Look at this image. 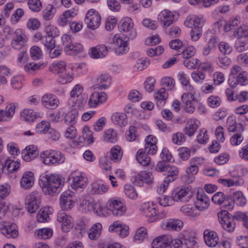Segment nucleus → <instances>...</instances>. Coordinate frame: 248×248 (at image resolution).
Returning <instances> with one entry per match:
<instances>
[{
  "label": "nucleus",
  "instance_id": "nucleus-56",
  "mask_svg": "<svg viewBox=\"0 0 248 248\" xmlns=\"http://www.w3.org/2000/svg\"><path fill=\"white\" fill-rule=\"evenodd\" d=\"M82 136L85 141L88 144H92L94 142V138L93 136V133L91 132L89 127L85 126L83 129Z\"/></svg>",
  "mask_w": 248,
  "mask_h": 248
},
{
  "label": "nucleus",
  "instance_id": "nucleus-22",
  "mask_svg": "<svg viewBox=\"0 0 248 248\" xmlns=\"http://www.w3.org/2000/svg\"><path fill=\"white\" fill-rule=\"evenodd\" d=\"M199 121L195 118L189 119L186 123L184 132L189 137L192 136L199 127Z\"/></svg>",
  "mask_w": 248,
  "mask_h": 248
},
{
  "label": "nucleus",
  "instance_id": "nucleus-47",
  "mask_svg": "<svg viewBox=\"0 0 248 248\" xmlns=\"http://www.w3.org/2000/svg\"><path fill=\"white\" fill-rule=\"evenodd\" d=\"M102 228V226L100 223H98L94 224L87 232L89 237L92 240H94L96 239L99 234Z\"/></svg>",
  "mask_w": 248,
  "mask_h": 248
},
{
  "label": "nucleus",
  "instance_id": "nucleus-15",
  "mask_svg": "<svg viewBox=\"0 0 248 248\" xmlns=\"http://www.w3.org/2000/svg\"><path fill=\"white\" fill-rule=\"evenodd\" d=\"M0 231L8 238H15L18 235V231L16 230L15 224H10L5 221L1 222L0 223Z\"/></svg>",
  "mask_w": 248,
  "mask_h": 248
},
{
  "label": "nucleus",
  "instance_id": "nucleus-6",
  "mask_svg": "<svg viewBox=\"0 0 248 248\" xmlns=\"http://www.w3.org/2000/svg\"><path fill=\"white\" fill-rule=\"evenodd\" d=\"M107 209L111 211L115 217L123 216L125 213L126 207L120 200L111 198L108 200L106 204Z\"/></svg>",
  "mask_w": 248,
  "mask_h": 248
},
{
  "label": "nucleus",
  "instance_id": "nucleus-38",
  "mask_svg": "<svg viewBox=\"0 0 248 248\" xmlns=\"http://www.w3.org/2000/svg\"><path fill=\"white\" fill-rule=\"evenodd\" d=\"M91 192L93 194H102L108 191V187L103 184L93 183L92 184Z\"/></svg>",
  "mask_w": 248,
  "mask_h": 248
},
{
  "label": "nucleus",
  "instance_id": "nucleus-12",
  "mask_svg": "<svg viewBox=\"0 0 248 248\" xmlns=\"http://www.w3.org/2000/svg\"><path fill=\"white\" fill-rule=\"evenodd\" d=\"M191 197V192L187 188L175 189L172 192L171 197L174 201L188 202Z\"/></svg>",
  "mask_w": 248,
  "mask_h": 248
},
{
  "label": "nucleus",
  "instance_id": "nucleus-13",
  "mask_svg": "<svg viewBox=\"0 0 248 248\" xmlns=\"http://www.w3.org/2000/svg\"><path fill=\"white\" fill-rule=\"evenodd\" d=\"M72 183L71 184V187L75 190L81 192L87 185V179L80 173L78 174L72 173L71 174Z\"/></svg>",
  "mask_w": 248,
  "mask_h": 248
},
{
  "label": "nucleus",
  "instance_id": "nucleus-40",
  "mask_svg": "<svg viewBox=\"0 0 248 248\" xmlns=\"http://www.w3.org/2000/svg\"><path fill=\"white\" fill-rule=\"evenodd\" d=\"M104 139L107 142L114 143L117 140V133L113 129H108L105 131Z\"/></svg>",
  "mask_w": 248,
  "mask_h": 248
},
{
  "label": "nucleus",
  "instance_id": "nucleus-25",
  "mask_svg": "<svg viewBox=\"0 0 248 248\" xmlns=\"http://www.w3.org/2000/svg\"><path fill=\"white\" fill-rule=\"evenodd\" d=\"M57 220L62 223V230L67 232L68 229L72 226L73 219L72 217L64 212L60 213L57 217Z\"/></svg>",
  "mask_w": 248,
  "mask_h": 248
},
{
  "label": "nucleus",
  "instance_id": "nucleus-30",
  "mask_svg": "<svg viewBox=\"0 0 248 248\" xmlns=\"http://www.w3.org/2000/svg\"><path fill=\"white\" fill-rule=\"evenodd\" d=\"M140 210L143 214L148 217L151 218L156 216V211L154 205L149 202H145L141 205Z\"/></svg>",
  "mask_w": 248,
  "mask_h": 248
},
{
  "label": "nucleus",
  "instance_id": "nucleus-35",
  "mask_svg": "<svg viewBox=\"0 0 248 248\" xmlns=\"http://www.w3.org/2000/svg\"><path fill=\"white\" fill-rule=\"evenodd\" d=\"M109 231L110 232H119V235L122 237H124L128 234V229L122 227V225L118 221L114 222L108 228Z\"/></svg>",
  "mask_w": 248,
  "mask_h": 248
},
{
  "label": "nucleus",
  "instance_id": "nucleus-9",
  "mask_svg": "<svg viewBox=\"0 0 248 248\" xmlns=\"http://www.w3.org/2000/svg\"><path fill=\"white\" fill-rule=\"evenodd\" d=\"M229 215L230 214L227 211H222L218 216V219L224 230L228 232H232L234 230L235 223L233 218Z\"/></svg>",
  "mask_w": 248,
  "mask_h": 248
},
{
  "label": "nucleus",
  "instance_id": "nucleus-21",
  "mask_svg": "<svg viewBox=\"0 0 248 248\" xmlns=\"http://www.w3.org/2000/svg\"><path fill=\"white\" fill-rule=\"evenodd\" d=\"M91 57L93 59H98L105 57L108 53L107 47L103 44L98 45L91 48Z\"/></svg>",
  "mask_w": 248,
  "mask_h": 248
},
{
  "label": "nucleus",
  "instance_id": "nucleus-20",
  "mask_svg": "<svg viewBox=\"0 0 248 248\" xmlns=\"http://www.w3.org/2000/svg\"><path fill=\"white\" fill-rule=\"evenodd\" d=\"M183 226V223L180 220L170 219L163 222L162 228L169 231H180Z\"/></svg>",
  "mask_w": 248,
  "mask_h": 248
},
{
  "label": "nucleus",
  "instance_id": "nucleus-3",
  "mask_svg": "<svg viewBox=\"0 0 248 248\" xmlns=\"http://www.w3.org/2000/svg\"><path fill=\"white\" fill-rule=\"evenodd\" d=\"M62 41L64 46V51L67 55H76L83 52L84 50L82 44L74 42L72 37L68 34L62 35Z\"/></svg>",
  "mask_w": 248,
  "mask_h": 248
},
{
  "label": "nucleus",
  "instance_id": "nucleus-50",
  "mask_svg": "<svg viewBox=\"0 0 248 248\" xmlns=\"http://www.w3.org/2000/svg\"><path fill=\"white\" fill-rule=\"evenodd\" d=\"M241 23V18L240 16H236L234 18L230 20L229 22H226L224 25V31L228 32L235 26H238Z\"/></svg>",
  "mask_w": 248,
  "mask_h": 248
},
{
  "label": "nucleus",
  "instance_id": "nucleus-31",
  "mask_svg": "<svg viewBox=\"0 0 248 248\" xmlns=\"http://www.w3.org/2000/svg\"><path fill=\"white\" fill-rule=\"evenodd\" d=\"M111 120L114 124L120 127L124 126L127 124V116L124 113H113L111 116Z\"/></svg>",
  "mask_w": 248,
  "mask_h": 248
},
{
  "label": "nucleus",
  "instance_id": "nucleus-61",
  "mask_svg": "<svg viewBox=\"0 0 248 248\" xmlns=\"http://www.w3.org/2000/svg\"><path fill=\"white\" fill-rule=\"evenodd\" d=\"M28 4L30 9L33 12H38L42 7V3L40 0H28Z\"/></svg>",
  "mask_w": 248,
  "mask_h": 248
},
{
  "label": "nucleus",
  "instance_id": "nucleus-55",
  "mask_svg": "<svg viewBox=\"0 0 248 248\" xmlns=\"http://www.w3.org/2000/svg\"><path fill=\"white\" fill-rule=\"evenodd\" d=\"M124 193L126 196L131 199H135L138 194L133 186L129 184H126L124 186Z\"/></svg>",
  "mask_w": 248,
  "mask_h": 248
},
{
  "label": "nucleus",
  "instance_id": "nucleus-63",
  "mask_svg": "<svg viewBox=\"0 0 248 248\" xmlns=\"http://www.w3.org/2000/svg\"><path fill=\"white\" fill-rule=\"evenodd\" d=\"M45 31L47 34V36H51L53 37L58 36L60 34L59 29L55 26L48 25L45 28Z\"/></svg>",
  "mask_w": 248,
  "mask_h": 248
},
{
  "label": "nucleus",
  "instance_id": "nucleus-51",
  "mask_svg": "<svg viewBox=\"0 0 248 248\" xmlns=\"http://www.w3.org/2000/svg\"><path fill=\"white\" fill-rule=\"evenodd\" d=\"M50 128V124L46 121H42L38 123L36 126V132L39 134H46Z\"/></svg>",
  "mask_w": 248,
  "mask_h": 248
},
{
  "label": "nucleus",
  "instance_id": "nucleus-26",
  "mask_svg": "<svg viewBox=\"0 0 248 248\" xmlns=\"http://www.w3.org/2000/svg\"><path fill=\"white\" fill-rule=\"evenodd\" d=\"M75 13L70 10H67L61 15L58 20L57 23L61 26L64 27L68 23L70 24Z\"/></svg>",
  "mask_w": 248,
  "mask_h": 248
},
{
  "label": "nucleus",
  "instance_id": "nucleus-1",
  "mask_svg": "<svg viewBox=\"0 0 248 248\" xmlns=\"http://www.w3.org/2000/svg\"><path fill=\"white\" fill-rule=\"evenodd\" d=\"M39 184L46 195H52L61 191L64 180L58 174H45L40 176Z\"/></svg>",
  "mask_w": 248,
  "mask_h": 248
},
{
  "label": "nucleus",
  "instance_id": "nucleus-60",
  "mask_svg": "<svg viewBox=\"0 0 248 248\" xmlns=\"http://www.w3.org/2000/svg\"><path fill=\"white\" fill-rule=\"evenodd\" d=\"M59 75V81L60 83L62 84H65L67 83L71 82L73 79L72 75L67 72L65 71L60 73Z\"/></svg>",
  "mask_w": 248,
  "mask_h": 248
},
{
  "label": "nucleus",
  "instance_id": "nucleus-24",
  "mask_svg": "<svg viewBox=\"0 0 248 248\" xmlns=\"http://www.w3.org/2000/svg\"><path fill=\"white\" fill-rule=\"evenodd\" d=\"M34 184V175L31 171L25 172L20 180L21 186L25 189H30Z\"/></svg>",
  "mask_w": 248,
  "mask_h": 248
},
{
  "label": "nucleus",
  "instance_id": "nucleus-23",
  "mask_svg": "<svg viewBox=\"0 0 248 248\" xmlns=\"http://www.w3.org/2000/svg\"><path fill=\"white\" fill-rule=\"evenodd\" d=\"M38 152L36 146L29 145L22 151V157L24 160L30 161L38 155Z\"/></svg>",
  "mask_w": 248,
  "mask_h": 248
},
{
  "label": "nucleus",
  "instance_id": "nucleus-53",
  "mask_svg": "<svg viewBox=\"0 0 248 248\" xmlns=\"http://www.w3.org/2000/svg\"><path fill=\"white\" fill-rule=\"evenodd\" d=\"M233 201L237 205L243 206L246 204L247 200L241 191L235 192L233 195Z\"/></svg>",
  "mask_w": 248,
  "mask_h": 248
},
{
  "label": "nucleus",
  "instance_id": "nucleus-58",
  "mask_svg": "<svg viewBox=\"0 0 248 248\" xmlns=\"http://www.w3.org/2000/svg\"><path fill=\"white\" fill-rule=\"evenodd\" d=\"M231 63V60L227 56H220L217 58V63L218 66L222 68L230 66Z\"/></svg>",
  "mask_w": 248,
  "mask_h": 248
},
{
  "label": "nucleus",
  "instance_id": "nucleus-27",
  "mask_svg": "<svg viewBox=\"0 0 248 248\" xmlns=\"http://www.w3.org/2000/svg\"><path fill=\"white\" fill-rule=\"evenodd\" d=\"M20 166L19 162L7 159L4 163H2L3 171L5 173H11L16 171Z\"/></svg>",
  "mask_w": 248,
  "mask_h": 248
},
{
  "label": "nucleus",
  "instance_id": "nucleus-62",
  "mask_svg": "<svg viewBox=\"0 0 248 248\" xmlns=\"http://www.w3.org/2000/svg\"><path fill=\"white\" fill-rule=\"evenodd\" d=\"M31 56L34 60H39L42 57V52L38 46H34L30 50Z\"/></svg>",
  "mask_w": 248,
  "mask_h": 248
},
{
  "label": "nucleus",
  "instance_id": "nucleus-54",
  "mask_svg": "<svg viewBox=\"0 0 248 248\" xmlns=\"http://www.w3.org/2000/svg\"><path fill=\"white\" fill-rule=\"evenodd\" d=\"M55 43L54 38L51 36H45V38L43 39L42 44L50 50L55 48Z\"/></svg>",
  "mask_w": 248,
  "mask_h": 248
},
{
  "label": "nucleus",
  "instance_id": "nucleus-29",
  "mask_svg": "<svg viewBox=\"0 0 248 248\" xmlns=\"http://www.w3.org/2000/svg\"><path fill=\"white\" fill-rule=\"evenodd\" d=\"M60 204L63 210H70L73 208L74 205L71 197L67 193H64L61 196Z\"/></svg>",
  "mask_w": 248,
  "mask_h": 248
},
{
  "label": "nucleus",
  "instance_id": "nucleus-16",
  "mask_svg": "<svg viewBox=\"0 0 248 248\" xmlns=\"http://www.w3.org/2000/svg\"><path fill=\"white\" fill-rule=\"evenodd\" d=\"M210 200L207 195L201 190V192L198 191L197 199L195 202L196 208L199 211H203L209 206Z\"/></svg>",
  "mask_w": 248,
  "mask_h": 248
},
{
  "label": "nucleus",
  "instance_id": "nucleus-57",
  "mask_svg": "<svg viewBox=\"0 0 248 248\" xmlns=\"http://www.w3.org/2000/svg\"><path fill=\"white\" fill-rule=\"evenodd\" d=\"M171 140L174 144L180 145L186 141V137L184 133L178 132L172 135Z\"/></svg>",
  "mask_w": 248,
  "mask_h": 248
},
{
  "label": "nucleus",
  "instance_id": "nucleus-8",
  "mask_svg": "<svg viewBox=\"0 0 248 248\" xmlns=\"http://www.w3.org/2000/svg\"><path fill=\"white\" fill-rule=\"evenodd\" d=\"M41 196L39 193L32 192L26 198V208L30 213H34L40 208Z\"/></svg>",
  "mask_w": 248,
  "mask_h": 248
},
{
  "label": "nucleus",
  "instance_id": "nucleus-28",
  "mask_svg": "<svg viewBox=\"0 0 248 248\" xmlns=\"http://www.w3.org/2000/svg\"><path fill=\"white\" fill-rule=\"evenodd\" d=\"M170 243L169 236L163 235L155 238L152 242V248H165Z\"/></svg>",
  "mask_w": 248,
  "mask_h": 248
},
{
  "label": "nucleus",
  "instance_id": "nucleus-43",
  "mask_svg": "<svg viewBox=\"0 0 248 248\" xmlns=\"http://www.w3.org/2000/svg\"><path fill=\"white\" fill-rule=\"evenodd\" d=\"M22 119L26 122H33L36 118V114L33 110L25 109L21 113Z\"/></svg>",
  "mask_w": 248,
  "mask_h": 248
},
{
  "label": "nucleus",
  "instance_id": "nucleus-46",
  "mask_svg": "<svg viewBox=\"0 0 248 248\" xmlns=\"http://www.w3.org/2000/svg\"><path fill=\"white\" fill-rule=\"evenodd\" d=\"M110 158L114 161L120 160L122 157L123 152L121 148L119 146L112 147L110 152Z\"/></svg>",
  "mask_w": 248,
  "mask_h": 248
},
{
  "label": "nucleus",
  "instance_id": "nucleus-59",
  "mask_svg": "<svg viewBox=\"0 0 248 248\" xmlns=\"http://www.w3.org/2000/svg\"><path fill=\"white\" fill-rule=\"evenodd\" d=\"M17 104L14 103H10L8 104L4 110V114L5 117L11 119L14 116L15 112V109Z\"/></svg>",
  "mask_w": 248,
  "mask_h": 248
},
{
  "label": "nucleus",
  "instance_id": "nucleus-11",
  "mask_svg": "<svg viewBox=\"0 0 248 248\" xmlns=\"http://www.w3.org/2000/svg\"><path fill=\"white\" fill-rule=\"evenodd\" d=\"M129 38L127 36L123 35L120 36L118 35H115L113 38L114 44L117 46L115 52L118 54L126 53L128 50V41Z\"/></svg>",
  "mask_w": 248,
  "mask_h": 248
},
{
  "label": "nucleus",
  "instance_id": "nucleus-52",
  "mask_svg": "<svg viewBox=\"0 0 248 248\" xmlns=\"http://www.w3.org/2000/svg\"><path fill=\"white\" fill-rule=\"evenodd\" d=\"M179 172L177 167L174 166L168 165L164 174L167 176L166 178H176Z\"/></svg>",
  "mask_w": 248,
  "mask_h": 248
},
{
  "label": "nucleus",
  "instance_id": "nucleus-44",
  "mask_svg": "<svg viewBox=\"0 0 248 248\" xmlns=\"http://www.w3.org/2000/svg\"><path fill=\"white\" fill-rule=\"evenodd\" d=\"M52 231L49 228H43L39 229L35 232V236L38 238L47 239L52 235Z\"/></svg>",
  "mask_w": 248,
  "mask_h": 248
},
{
  "label": "nucleus",
  "instance_id": "nucleus-42",
  "mask_svg": "<svg viewBox=\"0 0 248 248\" xmlns=\"http://www.w3.org/2000/svg\"><path fill=\"white\" fill-rule=\"evenodd\" d=\"M52 208L50 207H45L40 210V213L37 216V219L39 222H45L47 221L49 218V215L51 214Z\"/></svg>",
  "mask_w": 248,
  "mask_h": 248
},
{
  "label": "nucleus",
  "instance_id": "nucleus-39",
  "mask_svg": "<svg viewBox=\"0 0 248 248\" xmlns=\"http://www.w3.org/2000/svg\"><path fill=\"white\" fill-rule=\"evenodd\" d=\"M83 88L82 86L78 84L76 85L71 92L69 101L74 102L77 98L80 97L84 94L83 93Z\"/></svg>",
  "mask_w": 248,
  "mask_h": 248
},
{
  "label": "nucleus",
  "instance_id": "nucleus-17",
  "mask_svg": "<svg viewBox=\"0 0 248 248\" xmlns=\"http://www.w3.org/2000/svg\"><path fill=\"white\" fill-rule=\"evenodd\" d=\"M41 101L43 106L49 109H55L59 105V101L57 97L50 93L45 94L42 97Z\"/></svg>",
  "mask_w": 248,
  "mask_h": 248
},
{
  "label": "nucleus",
  "instance_id": "nucleus-48",
  "mask_svg": "<svg viewBox=\"0 0 248 248\" xmlns=\"http://www.w3.org/2000/svg\"><path fill=\"white\" fill-rule=\"evenodd\" d=\"M178 78L182 85L185 86L187 90L191 92L194 90L193 87L190 84L188 78L184 72H180L178 74Z\"/></svg>",
  "mask_w": 248,
  "mask_h": 248
},
{
  "label": "nucleus",
  "instance_id": "nucleus-4",
  "mask_svg": "<svg viewBox=\"0 0 248 248\" xmlns=\"http://www.w3.org/2000/svg\"><path fill=\"white\" fill-rule=\"evenodd\" d=\"M43 162L46 165L61 164L64 161V156L56 151H46L41 154Z\"/></svg>",
  "mask_w": 248,
  "mask_h": 248
},
{
  "label": "nucleus",
  "instance_id": "nucleus-64",
  "mask_svg": "<svg viewBox=\"0 0 248 248\" xmlns=\"http://www.w3.org/2000/svg\"><path fill=\"white\" fill-rule=\"evenodd\" d=\"M236 61L241 66H248V53H243L238 55Z\"/></svg>",
  "mask_w": 248,
  "mask_h": 248
},
{
  "label": "nucleus",
  "instance_id": "nucleus-32",
  "mask_svg": "<svg viewBox=\"0 0 248 248\" xmlns=\"http://www.w3.org/2000/svg\"><path fill=\"white\" fill-rule=\"evenodd\" d=\"M134 26L132 19L128 17L123 18L120 21L118 28L120 31L127 32L131 31Z\"/></svg>",
  "mask_w": 248,
  "mask_h": 248
},
{
  "label": "nucleus",
  "instance_id": "nucleus-14",
  "mask_svg": "<svg viewBox=\"0 0 248 248\" xmlns=\"http://www.w3.org/2000/svg\"><path fill=\"white\" fill-rule=\"evenodd\" d=\"M158 20L163 28H167L174 22V15L170 11L165 9L158 15Z\"/></svg>",
  "mask_w": 248,
  "mask_h": 248
},
{
  "label": "nucleus",
  "instance_id": "nucleus-10",
  "mask_svg": "<svg viewBox=\"0 0 248 248\" xmlns=\"http://www.w3.org/2000/svg\"><path fill=\"white\" fill-rule=\"evenodd\" d=\"M28 40L27 35L21 30L17 29V32L12 39L11 45L14 49L19 50L26 45Z\"/></svg>",
  "mask_w": 248,
  "mask_h": 248
},
{
  "label": "nucleus",
  "instance_id": "nucleus-7",
  "mask_svg": "<svg viewBox=\"0 0 248 248\" xmlns=\"http://www.w3.org/2000/svg\"><path fill=\"white\" fill-rule=\"evenodd\" d=\"M169 245L170 248H197V242L193 237L172 239Z\"/></svg>",
  "mask_w": 248,
  "mask_h": 248
},
{
  "label": "nucleus",
  "instance_id": "nucleus-33",
  "mask_svg": "<svg viewBox=\"0 0 248 248\" xmlns=\"http://www.w3.org/2000/svg\"><path fill=\"white\" fill-rule=\"evenodd\" d=\"M217 42L218 38L217 37H213L211 38L204 46L202 52V54L204 56H208L211 51L216 49Z\"/></svg>",
  "mask_w": 248,
  "mask_h": 248
},
{
  "label": "nucleus",
  "instance_id": "nucleus-19",
  "mask_svg": "<svg viewBox=\"0 0 248 248\" xmlns=\"http://www.w3.org/2000/svg\"><path fill=\"white\" fill-rule=\"evenodd\" d=\"M134 182L138 186H142L143 183L150 185L152 183L153 178L151 173L141 171L133 177Z\"/></svg>",
  "mask_w": 248,
  "mask_h": 248
},
{
  "label": "nucleus",
  "instance_id": "nucleus-5",
  "mask_svg": "<svg viewBox=\"0 0 248 248\" xmlns=\"http://www.w3.org/2000/svg\"><path fill=\"white\" fill-rule=\"evenodd\" d=\"M101 16L96 10L91 9L86 13L84 22L89 29L95 30L97 29L101 24Z\"/></svg>",
  "mask_w": 248,
  "mask_h": 248
},
{
  "label": "nucleus",
  "instance_id": "nucleus-45",
  "mask_svg": "<svg viewBox=\"0 0 248 248\" xmlns=\"http://www.w3.org/2000/svg\"><path fill=\"white\" fill-rule=\"evenodd\" d=\"M248 33V26L245 25L240 26L233 31V35L237 38H246Z\"/></svg>",
  "mask_w": 248,
  "mask_h": 248
},
{
  "label": "nucleus",
  "instance_id": "nucleus-37",
  "mask_svg": "<svg viewBox=\"0 0 248 248\" xmlns=\"http://www.w3.org/2000/svg\"><path fill=\"white\" fill-rule=\"evenodd\" d=\"M78 113L76 109L68 112L65 116L64 122L68 125H74L76 123Z\"/></svg>",
  "mask_w": 248,
  "mask_h": 248
},
{
  "label": "nucleus",
  "instance_id": "nucleus-34",
  "mask_svg": "<svg viewBox=\"0 0 248 248\" xmlns=\"http://www.w3.org/2000/svg\"><path fill=\"white\" fill-rule=\"evenodd\" d=\"M136 159L138 162L143 166H147L150 164L151 158L146 154L143 149L139 150L136 154Z\"/></svg>",
  "mask_w": 248,
  "mask_h": 248
},
{
  "label": "nucleus",
  "instance_id": "nucleus-41",
  "mask_svg": "<svg viewBox=\"0 0 248 248\" xmlns=\"http://www.w3.org/2000/svg\"><path fill=\"white\" fill-rule=\"evenodd\" d=\"M56 12L55 7L52 4H48L43 11V16L45 20L52 19Z\"/></svg>",
  "mask_w": 248,
  "mask_h": 248
},
{
  "label": "nucleus",
  "instance_id": "nucleus-18",
  "mask_svg": "<svg viewBox=\"0 0 248 248\" xmlns=\"http://www.w3.org/2000/svg\"><path fill=\"white\" fill-rule=\"evenodd\" d=\"M203 236L206 244L209 247H215L218 243V235L214 231L206 229L203 232Z\"/></svg>",
  "mask_w": 248,
  "mask_h": 248
},
{
  "label": "nucleus",
  "instance_id": "nucleus-36",
  "mask_svg": "<svg viewBox=\"0 0 248 248\" xmlns=\"http://www.w3.org/2000/svg\"><path fill=\"white\" fill-rule=\"evenodd\" d=\"M49 70L53 73L60 74L66 70L65 62L62 61L54 62L50 65Z\"/></svg>",
  "mask_w": 248,
  "mask_h": 248
},
{
  "label": "nucleus",
  "instance_id": "nucleus-49",
  "mask_svg": "<svg viewBox=\"0 0 248 248\" xmlns=\"http://www.w3.org/2000/svg\"><path fill=\"white\" fill-rule=\"evenodd\" d=\"M161 83L165 89V91H171L175 86L174 80L170 77L163 78Z\"/></svg>",
  "mask_w": 248,
  "mask_h": 248
},
{
  "label": "nucleus",
  "instance_id": "nucleus-2",
  "mask_svg": "<svg viewBox=\"0 0 248 248\" xmlns=\"http://www.w3.org/2000/svg\"><path fill=\"white\" fill-rule=\"evenodd\" d=\"M205 20L202 17H198L196 16H189L185 21V25L189 28H192L190 31L191 39L197 41L202 34V27Z\"/></svg>",
  "mask_w": 248,
  "mask_h": 248
}]
</instances>
